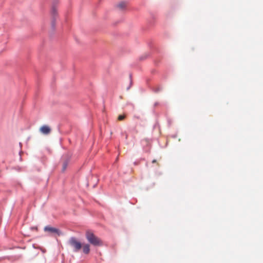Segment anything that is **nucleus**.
I'll return each instance as SVG.
<instances>
[{"label":"nucleus","instance_id":"9","mask_svg":"<svg viewBox=\"0 0 263 263\" xmlns=\"http://www.w3.org/2000/svg\"><path fill=\"white\" fill-rule=\"evenodd\" d=\"M52 13H53V14H55V13H56V10H55V9L54 8H53V9H52Z\"/></svg>","mask_w":263,"mask_h":263},{"label":"nucleus","instance_id":"2","mask_svg":"<svg viewBox=\"0 0 263 263\" xmlns=\"http://www.w3.org/2000/svg\"><path fill=\"white\" fill-rule=\"evenodd\" d=\"M69 243L73 247L75 252H78L82 247L81 243L74 237L70 238Z\"/></svg>","mask_w":263,"mask_h":263},{"label":"nucleus","instance_id":"5","mask_svg":"<svg viewBox=\"0 0 263 263\" xmlns=\"http://www.w3.org/2000/svg\"><path fill=\"white\" fill-rule=\"evenodd\" d=\"M83 252L86 254H88L90 252V246L89 244H84L82 247Z\"/></svg>","mask_w":263,"mask_h":263},{"label":"nucleus","instance_id":"7","mask_svg":"<svg viewBox=\"0 0 263 263\" xmlns=\"http://www.w3.org/2000/svg\"><path fill=\"white\" fill-rule=\"evenodd\" d=\"M68 164V161H65L64 162V163L63 164V167H62L63 171H64L66 169Z\"/></svg>","mask_w":263,"mask_h":263},{"label":"nucleus","instance_id":"10","mask_svg":"<svg viewBox=\"0 0 263 263\" xmlns=\"http://www.w3.org/2000/svg\"><path fill=\"white\" fill-rule=\"evenodd\" d=\"M153 163H155L156 162V160H154L153 161H152Z\"/></svg>","mask_w":263,"mask_h":263},{"label":"nucleus","instance_id":"3","mask_svg":"<svg viewBox=\"0 0 263 263\" xmlns=\"http://www.w3.org/2000/svg\"><path fill=\"white\" fill-rule=\"evenodd\" d=\"M44 231L45 232H49L50 233H56L58 235H60V231L55 228L51 227L50 226H46L44 228Z\"/></svg>","mask_w":263,"mask_h":263},{"label":"nucleus","instance_id":"8","mask_svg":"<svg viewBox=\"0 0 263 263\" xmlns=\"http://www.w3.org/2000/svg\"><path fill=\"white\" fill-rule=\"evenodd\" d=\"M125 118V116L124 115H120L118 117V120L119 121H122Z\"/></svg>","mask_w":263,"mask_h":263},{"label":"nucleus","instance_id":"6","mask_svg":"<svg viewBox=\"0 0 263 263\" xmlns=\"http://www.w3.org/2000/svg\"><path fill=\"white\" fill-rule=\"evenodd\" d=\"M126 6V3L124 2H121L119 3L117 7L119 10H123L124 9Z\"/></svg>","mask_w":263,"mask_h":263},{"label":"nucleus","instance_id":"1","mask_svg":"<svg viewBox=\"0 0 263 263\" xmlns=\"http://www.w3.org/2000/svg\"><path fill=\"white\" fill-rule=\"evenodd\" d=\"M85 236L88 241L93 246H102L101 240L96 236L92 232L88 231L86 232Z\"/></svg>","mask_w":263,"mask_h":263},{"label":"nucleus","instance_id":"4","mask_svg":"<svg viewBox=\"0 0 263 263\" xmlns=\"http://www.w3.org/2000/svg\"><path fill=\"white\" fill-rule=\"evenodd\" d=\"M40 131L43 134L48 135L51 132V129L48 125H43L40 128Z\"/></svg>","mask_w":263,"mask_h":263}]
</instances>
